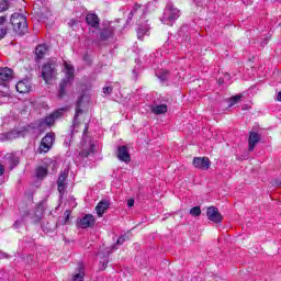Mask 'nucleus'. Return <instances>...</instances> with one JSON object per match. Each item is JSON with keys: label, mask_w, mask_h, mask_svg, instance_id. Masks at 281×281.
I'll return each instance as SVG.
<instances>
[{"label": "nucleus", "mask_w": 281, "mask_h": 281, "mask_svg": "<svg viewBox=\"0 0 281 281\" xmlns=\"http://www.w3.org/2000/svg\"><path fill=\"white\" fill-rule=\"evenodd\" d=\"M277 100H278V102H281V91L278 92Z\"/></svg>", "instance_id": "nucleus-56"}, {"label": "nucleus", "mask_w": 281, "mask_h": 281, "mask_svg": "<svg viewBox=\"0 0 281 281\" xmlns=\"http://www.w3.org/2000/svg\"><path fill=\"white\" fill-rule=\"evenodd\" d=\"M3 172H5V167L0 164V177L3 176Z\"/></svg>", "instance_id": "nucleus-54"}, {"label": "nucleus", "mask_w": 281, "mask_h": 281, "mask_svg": "<svg viewBox=\"0 0 281 281\" xmlns=\"http://www.w3.org/2000/svg\"><path fill=\"white\" fill-rule=\"evenodd\" d=\"M127 240H128V236H126V235H121V236L117 238L116 243L113 244L109 250H110V251H115V250H117V247L124 245V243H126Z\"/></svg>", "instance_id": "nucleus-28"}, {"label": "nucleus", "mask_w": 281, "mask_h": 281, "mask_svg": "<svg viewBox=\"0 0 281 281\" xmlns=\"http://www.w3.org/2000/svg\"><path fill=\"white\" fill-rule=\"evenodd\" d=\"M240 100H243V94H237V95H234V97H231L227 102V108L228 109H232V106H234L235 104H238V102H240Z\"/></svg>", "instance_id": "nucleus-31"}, {"label": "nucleus", "mask_w": 281, "mask_h": 281, "mask_svg": "<svg viewBox=\"0 0 281 281\" xmlns=\"http://www.w3.org/2000/svg\"><path fill=\"white\" fill-rule=\"evenodd\" d=\"M136 34L138 41H144V36L150 35V24H148V20L145 21V23H139L136 27Z\"/></svg>", "instance_id": "nucleus-13"}, {"label": "nucleus", "mask_w": 281, "mask_h": 281, "mask_svg": "<svg viewBox=\"0 0 281 281\" xmlns=\"http://www.w3.org/2000/svg\"><path fill=\"white\" fill-rule=\"evenodd\" d=\"M0 258H1V260H3V259L10 260V258H12V256L8 252H4L3 250H0Z\"/></svg>", "instance_id": "nucleus-46"}, {"label": "nucleus", "mask_w": 281, "mask_h": 281, "mask_svg": "<svg viewBox=\"0 0 281 281\" xmlns=\"http://www.w3.org/2000/svg\"><path fill=\"white\" fill-rule=\"evenodd\" d=\"M111 207V203L106 200H101L97 206H95V212L99 216V218H102L104 216V212Z\"/></svg>", "instance_id": "nucleus-20"}, {"label": "nucleus", "mask_w": 281, "mask_h": 281, "mask_svg": "<svg viewBox=\"0 0 281 281\" xmlns=\"http://www.w3.org/2000/svg\"><path fill=\"white\" fill-rule=\"evenodd\" d=\"M21 23H27V18L25 16V14L13 13L10 18V24L12 25V27H14L15 25H20Z\"/></svg>", "instance_id": "nucleus-21"}, {"label": "nucleus", "mask_w": 281, "mask_h": 281, "mask_svg": "<svg viewBox=\"0 0 281 281\" xmlns=\"http://www.w3.org/2000/svg\"><path fill=\"white\" fill-rule=\"evenodd\" d=\"M24 260H25L26 263L33 265V262H34V255H32V254L27 255L26 257H24Z\"/></svg>", "instance_id": "nucleus-47"}, {"label": "nucleus", "mask_w": 281, "mask_h": 281, "mask_svg": "<svg viewBox=\"0 0 281 281\" xmlns=\"http://www.w3.org/2000/svg\"><path fill=\"white\" fill-rule=\"evenodd\" d=\"M243 3L247 4V2H245V0H243Z\"/></svg>", "instance_id": "nucleus-62"}, {"label": "nucleus", "mask_w": 281, "mask_h": 281, "mask_svg": "<svg viewBox=\"0 0 281 281\" xmlns=\"http://www.w3.org/2000/svg\"><path fill=\"white\" fill-rule=\"evenodd\" d=\"M243 111H247V105H243Z\"/></svg>", "instance_id": "nucleus-59"}, {"label": "nucleus", "mask_w": 281, "mask_h": 281, "mask_svg": "<svg viewBox=\"0 0 281 281\" xmlns=\"http://www.w3.org/2000/svg\"><path fill=\"white\" fill-rule=\"evenodd\" d=\"M261 137L262 136L258 132H249L248 150H254V148H256V145L259 144Z\"/></svg>", "instance_id": "nucleus-18"}, {"label": "nucleus", "mask_w": 281, "mask_h": 281, "mask_svg": "<svg viewBox=\"0 0 281 281\" xmlns=\"http://www.w3.org/2000/svg\"><path fill=\"white\" fill-rule=\"evenodd\" d=\"M103 93L105 95H111L113 93V87L112 86H105L103 87Z\"/></svg>", "instance_id": "nucleus-43"}, {"label": "nucleus", "mask_w": 281, "mask_h": 281, "mask_svg": "<svg viewBox=\"0 0 281 281\" xmlns=\"http://www.w3.org/2000/svg\"><path fill=\"white\" fill-rule=\"evenodd\" d=\"M192 32H194L192 24H183L178 31V43H190L192 41Z\"/></svg>", "instance_id": "nucleus-6"}, {"label": "nucleus", "mask_w": 281, "mask_h": 281, "mask_svg": "<svg viewBox=\"0 0 281 281\" xmlns=\"http://www.w3.org/2000/svg\"><path fill=\"white\" fill-rule=\"evenodd\" d=\"M93 150H95V146L91 145L89 149L82 150L79 155H80L81 159H87V157H89V155H91V153H93Z\"/></svg>", "instance_id": "nucleus-35"}, {"label": "nucleus", "mask_w": 281, "mask_h": 281, "mask_svg": "<svg viewBox=\"0 0 281 281\" xmlns=\"http://www.w3.org/2000/svg\"><path fill=\"white\" fill-rule=\"evenodd\" d=\"M42 229L45 234H52V232H54V228H52L49 222H47L46 224H42Z\"/></svg>", "instance_id": "nucleus-39"}, {"label": "nucleus", "mask_w": 281, "mask_h": 281, "mask_svg": "<svg viewBox=\"0 0 281 281\" xmlns=\"http://www.w3.org/2000/svg\"><path fill=\"white\" fill-rule=\"evenodd\" d=\"M67 179H69V169H64L57 179V190L60 196H64L65 192H67V186H69Z\"/></svg>", "instance_id": "nucleus-8"}, {"label": "nucleus", "mask_w": 281, "mask_h": 281, "mask_svg": "<svg viewBox=\"0 0 281 281\" xmlns=\"http://www.w3.org/2000/svg\"><path fill=\"white\" fill-rule=\"evenodd\" d=\"M111 254H113V251L108 250L106 256L100 261V271H104L109 267V256H111Z\"/></svg>", "instance_id": "nucleus-32"}, {"label": "nucleus", "mask_w": 281, "mask_h": 281, "mask_svg": "<svg viewBox=\"0 0 281 281\" xmlns=\"http://www.w3.org/2000/svg\"><path fill=\"white\" fill-rule=\"evenodd\" d=\"M189 25H192L193 32H199V29L201 27V25H203V19L196 16L192 20V23H190Z\"/></svg>", "instance_id": "nucleus-30"}, {"label": "nucleus", "mask_w": 281, "mask_h": 281, "mask_svg": "<svg viewBox=\"0 0 281 281\" xmlns=\"http://www.w3.org/2000/svg\"><path fill=\"white\" fill-rule=\"evenodd\" d=\"M7 22H8V16L1 15V16H0V26H1V25H5Z\"/></svg>", "instance_id": "nucleus-50"}, {"label": "nucleus", "mask_w": 281, "mask_h": 281, "mask_svg": "<svg viewBox=\"0 0 281 281\" xmlns=\"http://www.w3.org/2000/svg\"><path fill=\"white\" fill-rule=\"evenodd\" d=\"M42 78L44 81L49 82L56 78V63L48 60L42 66Z\"/></svg>", "instance_id": "nucleus-5"}, {"label": "nucleus", "mask_w": 281, "mask_h": 281, "mask_svg": "<svg viewBox=\"0 0 281 281\" xmlns=\"http://www.w3.org/2000/svg\"><path fill=\"white\" fill-rule=\"evenodd\" d=\"M193 166L198 168V170H210V166H212V161L207 157H194Z\"/></svg>", "instance_id": "nucleus-15"}, {"label": "nucleus", "mask_w": 281, "mask_h": 281, "mask_svg": "<svg viewBox=\"0 0 281 281\" xmlns=\"http://www.w3.org/2000/svg\"><path fill=\"white\" fill-rule=\"evenodd\" d=\"M206 216L209 221H212V223H216V224L223 223V215H221V212H218V207L216 206L207 207Z\"/></svg>", "instance_id": "nucleus-11"}, {"label": "nucleus", "mask_w": 281, "mask_h": 281, "mask_svg": "<svg viewBox=\"0 0 281 281\" xmlns=\"http://www.w3.org/2000/svg\"><path fill=\"white\" fill-rule=\"evenodd\" d=\"M224 78H225V80H229L232 78V76H229V74H225Z\"/></svg>", "instance_id": "nucleus-58"}, {"label": "nucleus", "mask_w": 281, "mask_h": 281, "mask_svg": "<svg viewBox=\"0 0 281 281\" xmlns=\"http://www.w3.org/2000/svg\"><path fill=\"white\" fill-rule=\"evenodd\" d=\"M135 67L132 70L133 74V80H137V77L139 76V69H142V59L140 58H136L135 59Z\"/></svg>", "instance_id": "nucleus-29"}, {"label": "nucleus", "mask_w": 281, "mask_h": 281, "mask_svg": "<svg viewBox=\"0 0 281 281\" xmlns=\"http://www.w3.org/2000/svg\"><path fill=\"white\" fill-rule=\"evenodd\" d=\"M45 210H47V201L42 200L35 209V215L37 216L38 221L43 218V214H45Z\"/></svg>", "instance_id": "nucleus-27"}, {"label": "nucleus", "mask_w": 281, "mask_h": 281, "mask_svg": "<svg viewBox=\"0 0 281 281\" xmlns=\"http://www.w3.org/2000/svg\"><path fill=\"white\" fill-rule=\"evenodd\" d=\"M70 281H85V263L79 262Z\"/></svg>", "instance_id": "nucleus-22"}, {"label": "nucleus", "mask_w": 281, "mask_h": 281, "mask_svg": "<svg viewBox=\"0 0 281 281\" xmlns=\"http://www.w3.org/2000/svg\"><path fill=\"white\" fill-rule=\"evenodd\" d=\"M5 159L9 164V170H14L19 164H21V158L19 155L11 153L5 155Z\"/></svg>", "instance_id": "nucleus-19"}, {"label": "nucleus", "mask_w": 281, "mask_h": 281, "mask_svg": "<svg viewBox=\"0 0 281 281\" xmlns=\"http://www.w3.org/2000/svg\"><path fill=\"white\" fill-rule=\"evenodd\" d=\"M54 142H56V133L49 132L47 133L41 140L40 147L37 148V153L40 155H44L45 153H49L52 147L54 146Z\"/></svg>", "instance_id": "nucleus-4"}, {"label": "nucleus", "mask_w": 281, "mask_h": 281, "mask_svg": "<svg viewBox=\"0 0 281 281\" xmlns=\"http://www.w3.org/2000/svg\"><path fill=\"white\" fill-rule=\"evenodd\" d=\"M49 166H53V170H54V168H56V160H52Z\"/></svg>", "instance_id": "nucleus-57"}, {"label": "nucleus", "mask_w": 281, "mask_h": 281, "mask_svg": "<svg viewBox=\"0 0 281 281\" xmlns=\"http://www.w3.org/2000/svg\"><path fill=\"white\" fill-rule=\"evenodd\" d=\"M66 74L65 77L61 79V81L58 85V91H57V98L58 100H63L65 95H67V87H71L76 74V69L74 66L67 64L65 66Z\"/></svg>", "instance_id": "nucleus-1"}, {"label": "nucleus", "mask_w": 281, "mask_h": 281, "mask_svg": "<svg viewBox=\"0 0 281 281\" xmlns=\"http://www.w3.org/2000/svg\"><path fill=\"white\" fill-rule=\"evenodd\" d=\"M25 223V217H21L20 220H16L14 223H13V227L15 229H19V227H21V225H23Z\"/></svg>", "instance_id": "nucleus-41"}, {"label": "nucleus", "mask_w": 281, "mask_h": 281, "mask_svg": "<svg viewBox=\"0 0 281 281\" xmlns=\"http://www.w3.org/2000/svg\"><path fill=\"white\" fill-rule=\"evenodd\" d=\"M47 52H49V46L47 44H38L34 50V61L38 65V63H41L43 58H45Z\"/></svg>", "instance_id": "nucleus-14"}, {"label": "nucleus", "mask_w": 281, "mask_h": 281, "mask_svg": "<svg viewBox=\"0 0 281 281\" xmlns=\"http://www.w3.org/2000/svg\"><path fill=\"white\" fill-rule=\"evenodd\" d=\"M135 205V199L127 200V207H133Z\"/></svg>", "instance_id": "nucleus-52"}, {"label": "nucleus", "mask_w": 281, "mask_h": 281, "mask_svg": "<svg viewBox=\"0 0 281 281\" xmlns=\"http://www.w3.org/2000/svg\"><path fill=\"white\" fill-rule=\"evenodd\" d=\"M195 8H205V0H191Z\"/></svg>", "instance_id": "nucleus-40"}, {"label": "nucleus", "mask_w": 281, "mask_h": 281, "mask_svg": "<svg viewBox=\"0 0 281 281\" xmlns=\"http://www.w3.org/2000/svg\"><path fill=\"white\" fill-rule=\"evenodd\" d=\"M48 175L49 169L47 167L38 166L35 168V177L38 179V181H44Z\"/></svg>", "instance_id": "nucleus-24"}, {"label": "nucleus", "mask_w": 281, "mask_h": 281, "mask_svg": "<svg viewBox=\"0 0 281 281\" xmlns=\"http://www.w3.org/2000/svg\"><path fill=\"white\" fill-rule=\"evenodd\" d=\"M10 9V0H1L0 1V12H5V10Z\"/></svg>", "instance_id": "nucleus-38"}, {"label": "nucleus", "mask_w": 281, "mask_h": 281, "mask_svg": "<svg viewBox=\"0 0 281 281\" xmlns=\"http://www.w3.org/2000/svg\"><path fill=\"white\" fill-rule=\"evenodd\" d=\"M82 59H83V63L88 65H92L93 63V60H91V56L89 55V53H85Z\"/></svg>", "instance_id": "nucleus-42"}, {"label": "nucleus", "mask_w": 281, "mask_h": 281, "mask_svg": "<svg viewBox=\"0 0 281 281\" xmlns=\"http://www.w3.org/2000/svg\"><path fill=\"white\" fill-rule=\"evenodd\" d=\"M86 23L88 27H92V30H100V16L95 13H88L86 15Z\"/></svg>", "instance_id": "nucleus-17"}, {"label": "nucleus", "mask_w": 281, "mask_h": 281, "mask_svg": "<svg viewBox=\"0 0 281 281\" xmlns=\"http://www.w3.org/2000/svg\"><path fill=\"white\" fill-rule=\"evenodd\" d=\"M63 115H65L64 109L55 110L49 115H46L45 117L40 120L37 126H38V128H43V126H48L49 128H52V126H54L56 124V120H60V117H63Z\"/></svg>", "instance_id": "nucleus-3"}, {"label": "nucleus", "mask_w": 281, "mask_h": 281, "mask_svg": "<svg viewBox=\"0 0 281 281\" xmlns=\"http://www.w3.org/2000/svg\"><path fill=\"white\" fill-rule=\"evenodd\" d=\"M30 31V26L27 25V22L16 24L13 26V32L16 34V36H25L27 32Z\"/></svg>", "instance_id": "nucleus-23"}, {"label": "nucleus", "mask_w": 281, "mask_h": 281, "mask_svg": "<svg viewBox=\"0 0 281 281\" xmlns=\"http://www.w3.org/2000/svg\"><path fill=\"white\" fill-rule=\"evenodd\" d=\"M30 133V126L21 127L19 131L13 132L15 137H25Z\"/></svg>", "instance_id": "nucleus-34"}, {"label": "nucleus", "mask_w": 281, "mask_h": 281, "mask_svg": "<svg viewBox=\"0 0 281 281\" xmlns=\"http://www.w3.org/2000/svg\"><path fill=\"white\" fill-rule=\"evenodd\" d=\"M64 216H65V223H67L69 221L70 216H71V211H66L64 213Z\"/></svg>", "instance_id": "nucleus-51"}, {"label": "nucleus", "mask_w": 281, "mask_h": 281, "mask_svg": "<svg viewBox=\"0 0 281 281\" xmlns=\"http://www.w3.org/2000/svg\"><path fill=\"white\" fill-rule=\"evenodd\" d=\"M117 159L124 161V164H131V154L128 153V146L122 145L117 147Z\"/></svg>", "instance_id": "nucleus-16"}, {"label": "nucleus", "mask_w": 281, "mask_h": 281, "mask_svg": "<svg viewBox=\"0 0 281 281\" xmlns=\"http://www.w3.org/2000/svg\"><path fill=\"white\" fill-rule=\"evenodd\" d=\"M156 77L160 80L161 85L170 82V70L160 69L156 71Z\"/></svg>", "instance_id": "nucleus-26"}, {"label": "nucleus", "mask_w": 281, "mask_h": 281, "mask_svg": "<svg viewBox=\"0 0 281 281\" xmlns=\"http://www.w3.org/2000/svg\"><path fill=\"white\" fill-rule=\"evenodd\" d=\"M7 34L8 27L0 26V41H2V38H5Z\"/></svg>", "instance_id": "nucleus-44"}, {"label": "nucleus", "mask_w": 281, "mask_h": 281, "mask_svg": "<svg viewBox=\"0 0 281 281\" xmlns=\"http://www.w3.org/2000/svg\"><path fill=\"white\" fill-rule=\"evenodd\" d=\"M78 23H80V20L74 18L68 22L69 27H76V25H78Z\"/></svg>", "instance_id": "nucleus-45"}, {"label": "nucleus", "mask_w": 281, "mask_h": 281, "mask_svg": "<svg viewBox=\"0 0 281 281\" xmlns=\"http://www.w3.org/2000/svg\"><path fill=\"white\" fill-rule=\"evenodd\" d=\"M139 8H142V4L135 3L131 12H133V14H137V10H139Z\"/></svg>", "instance_id": "nucleus-49"}, {"label": "nucleus", "mask_w": 281, "mask_h": 281, "mask_svg": "<svg viewBox=\"0 0 281 281\" xmlns=\"http://www.w3.org/2000/svg\"><path fill=\"white\" fill-rule=\"evenodd\" d=\"M87 133H89V124H86L83 128V134H87Z\"/></svg>", "instance_id": "nucleus-55"}, {"label": "nucleus", "mask_w": 281, "mask_h": 281, "mask_svg": "<svg viewBox=\"0 0 281 281\" xmlns=\"http://www.w3.org/2000/svg\"><path fill=\"white\" fill-rule=\"evenodd\" d=\"M99 31V38L102 43H106L110 38L115 36V29L113 26H105L103 29H98Z\"/></svg>", "instance_id": "nucleus-12"}, {"label": "nucleus", "mask_w": 281, "mask_h": 281, "mask_svg": "<svg viewBox=\"0 0 281 281\" xmlns=\"http://www.w3.org/2000/svg\"><path fill=\"white\" fill-rule=\"evenodd\" d=\"M13 76H14V70L12 68L0 67V86L9 87Z\"/></svg>", "instance_id": "nucleus-10"}, {"label": "nucleus", "mask_w": 281, "mask_h": 281, "mask_svg": "<svg viewBox=\"0 0 281 281\" xmlns=\"http://www.w3.org/2000/svg\"><path fill=\"white\" fill-rule=\"evenodd\" d=\"M144 14H146V11L143 12L142 19H144Z\"/></svg>", "instance_id": "nucleus-61"}, {"label": "nucleus", "mask_w": 281, "mask_h": 281, "mask_svg": "<svg viewBox=\"0 0 281 281\" xmlns=\"http://www.w3.org/2000/svg\"><path fill=\"white\" fill-rule=\"evenodd\" d=\"M5 139H8V134L0 133V142H5Z\"/></svg>", "instance_id": "nucleus-53"}, {"label": "nucleus", "mask_w": 281, "mask_h": 281, "mask_svg": "<svg viewBox=\"0 0 281 281\" xmlns=\"http://www.w3.org/2000/svg\"><path fill=\"white\" fill-rule=\"evenodd\" d=\"M277 186H278L279 188H281V181H280V182H277Z\"/></svg>", "instance_id": "nucleus-60"}, {"label": "nucleus", "mask_w": 281, "mask_h": 281, "mask_svg": "<svg viewBox=\"0 0 281 281\" xmlns=\"http://www.w3.org/2000/svg\"><path fill=\"white\" fill-rule=\"evenodd\" d=\"M150 111L154 115H164L168 113V105L167 104H153L150 105Z\"/></svg>", "instance_id": "nucleus-25"}, {"label": "nucleus", "mask_w": 281, "mask_h": 281, "mask_svg": "<svg viewBox=\"0 0 281 281\" xmlns=\"http://www.w3.org/2000/svg\"><path fill=\"white\" fill-rule=\"evenodd\" d=\"M135 16V13H133L132 11H130L128 15H127V20H126V25H128L131 23V21H133V18Z\"/></svg>", "instance_id": "nucleus-48"}, {"label": "nucleus", "mask_w": 281, "mask_h": 281, "mask_svg": "<svg viewBox=\"0 0 281 281\" xmlns=\"http://www.w3.org/2000/svg\"><path fill=\"white\" fill-rule=\"evenodd\" d=\"M189 214L191 216H194L195 218L198 216H201V206H193L192 209H190Z\"/></svg>", "instance_id": "nucleus-36"}, {"label": "nucleus", "mask_w": 281, "mask_h": 281, "mask_svg": "<svg viewBox=\"0 0 281 281\" xmlns=\"http://www.w3.org/2000/svg\"><path fill=\"white\" fill-rule=\"evenodd\" d=\"M15 89L18 93H27L30 91V88H27V85H25L23 81H19L15 85Z\"/></svg>", "instance_id": "nucleus-33"}, {"label": "nucleus", "mask_w": 281, "mask_h": 281, "mask_svg": "<svg viewBox=\"0 0 281 281\" xmlns=\"http://www.w3.org/2000/svg\"><path fill=\"white\" fill-rule=\"evenodd\" d=\"M23 241L26 248L32 249V247H34V238L26 236L23 238Z\"/></svg>", "instance_id": "nucleus-37"}, {"label": "nucleus", "mask_w": 281, "mask_h": 281, "mask_svg": "<svg viewBox=\"0 0 281 281\" xmlns=\"http://www.w3.org/2000/svg\"><path fill=\"white\" fill-rule=\"evenodd\" d=\"M83 102H85V93H81L78 97L76 105H75V116L72 120V124L70 126V139L65 140L66 146H69V144H71V137H74V135L76 133V126H78V117H80V115H82V113H85V111L82 110Z\"/></svg>", "instance_id": "nucleus-2"}, {"label": "nucleus", "mask_w": 281, "mask_h": 281, "mask_svg": "<svg viewBox=\"0 0 281 281\" xmlns=\"http://www.w3.org/2000/svg\"><path fill=\"white\" fill-rule=\"evenodd\" d=\"M77 227L80 229H89L95 227V216L92 214H85L81 218H77Z\"/></svg>", "instance_id": "nucleus-9"}, {"label": "nucleus", "mask_w": 281, "mask_h": 281, "mask_svg": "<svg viewBox=\"0 0 281 281\" xmlns=\"http://www.w3.org/2000/svg\"><path fill=\"white\" fill-rule=\"evenodd\" d=\"M179 16H181V11L173 7L172 2H169L164 11L162 21H165V23L166 21L175 22Z\"/></svg>", "instance_id": "nucleus-7"}]
</instances>
